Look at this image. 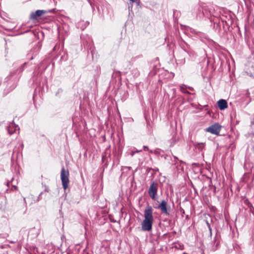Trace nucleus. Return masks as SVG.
I'll return each instance as SVG.
<instances>
[{
  "label": "nucleus",
  "mask_w": 254,
  "mask_h": 254,
  "mask_svg": "<svg viewBox=\"0 0 254 254\" xmlns=\"http://www.w3.org/2000/svg\"><path fill=\"white\" fill-rule=\"evenodd\" d=\"M152 208L148 206L144 210V219L141 224L142 230L144 231H150L152 230L153 218L152 215Z\"/></svg>",
  "instance_id": "1"
},
{
  "label": "nucleus",
  "mask_w": 254,
  "mask_h": 254,
  "mask_svg": "<svg viewBox=\"0 0 254 254\" xmlns=\"http://www.w3.org/2000/svg\"><path fill=\"white\" fill-rule=\"evenodd\" d=\"M69 172L67 170H65L63 167L61 171V178L62 182V185L64 190H66L68 188L69 184Z\"/></svg>",
  "instance_id": "2"
},
{
  "label": "nucleus",
  "mask_w": 254,
  "mask_h": 254,
  "mask_svg": "<svg viewBox=\"0 0 254 254\" xmlns=\"http://www.w3.org/2000/svg\"><path fill=\"white\" fill-rule=\"evenodd\" d=\"M221 128V125L216 123L206 128L205 130L213 134L219 135Z\"/></svg>",
  "instance_id": "3"
},
{
  "label": "nucleus",
  "mask_w": 254,
  "mask_h": 254,
  "mask_svg": "<svg viewBox=\"0 0 254 254\" xmlns=\"http://www.w3.org/2000/svg\"><path fill=\"white\" fill-rule=\"evenodd\" d=\"M158 191V184L153 182L148 190V194L153 200L156 199V195Z\"/></svg>",
  "instance_id": "4"
},
{
  "label": "nucleus",
  "mask_w": 254,
  "mask_h": 254,
  "mask_svg": "<svg viewBox=\"0 0 254 254\" xmlns=\"http://www.w3.org/2000/svg\"><path fill=\"white\" fill-rule=\"evenodd\" d=\"M167 203L165 200H162L157 208L160 209L162 213L165 215H169V212L167 208Z\"/></svg>",
  "instance_id": "5"
},
{
  "label": "nucleus",
  "mask_w": 254,
  "mask_h": 254,
  "mask_svg": "<svg viewBox=\"0 0 254 254\" xmlns=\"http://www.w3.org/2000/svg\"><path fill=\"white\" fill-rule=\"evenodd\" d=\"M218 106L221 110H223L227 108V103L224 99H220L218 101Z\"/></svg>",
  "instance_id": "6"
},
{
  "label": "nucleus",
  "mask_w": 254,
  "mask_h": 254,
  "mask_svg": "<svg viewBox=\"0 0 254 254\" xmlns=\"http://www.w3.org/2000/svg\"><path fill=\"white\" fill-rule=\"evenodd\" d=\"M46 11L43 10H37L35 12L32 13L31 17L33 19H37L38 17L45 13Z\"/></svg>",
  "instance_id": "7"
},
{
  "label": "nucleus",
  "mask_w": 254,
  "mask_h": 254,
  "mask_svg": "<svg viewBox=\"0 0 254 254\" xmlns=\"http://www.w3.org/2000/svg\"><path fill=\"white\" fill-rule=\"evenodd\" d=\"M180 90L184 93L190 94V92L187 90L185 85H182L180 86Z\"/></svg>",
  "instance_id": "8"
},
{
  "label": "nucleus",
  "mask_w": 254,
  "mask_h": 254,
  "mask_svg": "<svg viewBox=\"0 0 254 254\" xmlns=\"http://www.w3.org/2000/svg\"><path fill=\"white\" fill-rule=\"evenodd\" d=\"M143 148H144V150H147V151L149 150V149L148 148V146H145V145L143 146Z\"/></svg>",
  "instance_id": "9"
},
{
  "label": "nucleus",
  "mask_w": 254,
  "mask_h": 254,
  "mask_svg": "<svg viewBox=\"0 0 254 254\" xmlns=\"http://www.w3.org/2000/svg\"><path fill=\"white\" fill-rule=\"evenodd\" d=\"M141 150H135V152H141Z\"/></svg>",
  "instance_id": "10"
},
{
  "label": "nucleus",
  "mask_w": 254,
  "mask_h": 254,
  "mask_svg": "<svg viewBox=\"0 0 254 254\" xmlns=\"http://www.w3.org/2000/svg\"><path fill=\"white\" fill-rule=\"evenodd\" d=\"M154 153L155 154H158V150H155V151H154Z\"/></svg>",
  "instance_id": "11"
},
{
  "label": "nucleus",
  "mask_w": 254,
  "mask_h": 254,
  "mask_svg": "<svg viewBox=\"0 0 254 254\" xmlns=\"http://www.w3.org/2000/svg\"><path fill=\"white\" fill-rule=\"evenodd\" d=\"M207 225L208 226L210 231H211L209 223L207 222Z\"/></svg>",
  "instance_id": "12"
},
{
  "label": "nucleus",
  "mask_w": 254,
  "mask_h": 254,
  "mask_svg": "<svg viewBox=\"0 0 254 254\" xmlns=\"http://www.w3.org/2000/svg\"><path fill=\"white\" fill-rule=\"evenodd\" d=\"M131 1H132V2H136L137 1V0H130Z\"/></svg>",
  "instance_id": "13"
},
{
  "label": "nucleus",
  "mask_w": 254,
  "mask_h": 254,
  "mask_svg": "<svg viewBox=\"0 0 254 254\" xmlns=\"http://www.w3.org/2000/svg\"><path fill=\"white\" fill-rule=\"evenodd\" d=\"M148 151H149L150 153H153V151L152 150L149 149V150Z\"/></svg>",
  "instance_id": "14"
},
{
  "label": "nucleus",
  "mask_w": 254,
  "mask_h": 254,
  "mask_svg": "<svg viewBox=\"0 0 254 254\" xmlns=\"http://www.w3.org/2000/svg\"><path fill=\"white\" fill-rule=\"evenodd\" d=\"M189 88L190 90H191L193 89V88H192V87H189Z\"/></svg>",
  "instance_id": "15"
},
{
  "label": "nucleus",
  "mask_w": 254,
  "mask_h": 254,
  "mask_svg": "<svg viewBox=\"0 0 254 254\" xmlns=\"http://www.w3.org/2000/svg\"><path fill=\"white\" fill-rule=\"evenodd\" d=\"M134 154V152H132V153H131V156H133Z\"/></svg>",
  "instance_id": "16"
},
{
  "label": "nucleus",
  "mask_w": 254,
  "mask_h": 254,
  "mask_svg": "<svg viewBox=\"0 0 254 254\" xmlns=\"http://www.w3.org/2000/svg\"><path fill=\"white\" fill-rule=\"evenodd\" d=\"M16 127L18 128V129H19V128L18 127Z\"/></svg>",
  "instance_id": "17"
}]
</instances>
